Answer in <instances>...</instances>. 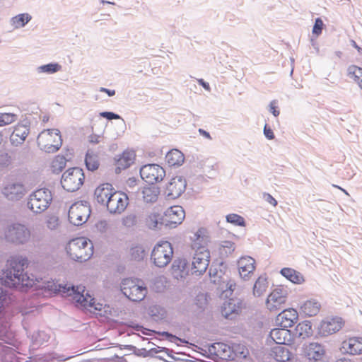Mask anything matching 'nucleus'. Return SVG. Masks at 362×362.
<instances>
[{"instance_id": "1", "label": "nucleus", "mask_w": 362, "mask_h": 362, "mask_svg": "<svg viewBox=\"0 0 362 362\" xmlns=\"http://www.w3.org/2000/svg\"><path fill=\"white\" fill-rule=\"evenodd\" d=\"M90 242V240H88ZM93 245L83 237L74 238L66 246V251L71 259L78 262L88 260L93 255Z\"/></svg>"}, {"instance_id": "2", "label": "nucleus", "mask_w": 362, "mask_h": 362, "mask_svg": "<svg viewBox=\"0 0 362 362\" xmlns=\"http://www.w3.org/2000/svg\"><path fill=\"white\" fill-rule=\"evenodd\" d=\"M52 201V195L49 189H38L30 194L27 206L33 212L40 214L49 206Z\"/></svg>"}, {"instance_id": "3", "label": "nucleus", "mask_w": 362, "mask_h": 362, "mask_svg": "<svg viewBox=\"0 0 362 362\" xmlns=\"http://www.w3.org/2000/svg\"><path fill=\"white\" fill-rule=\"evenodd\" d=\"M4 235L7 242L16 245H21L28 243L31 233L25 225L13 223L7 226L4 231Z\"/></svg>"}, {"instance_id": "4", "label": "nucleus", "mask_w": 362, "mask_h": 362, "mask_svg": "<svg viewBox=\"0 0 362 362\" xmlns=\"http://www.w3.org/2000/svg\"><path fill=\"white\" fill-rule=\"evenodd\" d=\"M85 180L84 172L79 167L67 169L62 175L61 184L64 189L74 192L79 189Z\"/></svg>"}, {"instance_id": "5", "label": "nucleus", "mask_w": 362, "mask_h": 362, "mask_svg": "<svg viewBox=\"0 0 362 362\" xmlns=\"http://www.w3.org/2000/svg\"><path fill=\"white\" fill-rule=\"evenodd\" d=\"M173 255L172 244L168 241H161L154 246L151 252V259L156 267L162 268L170 262Z\"/></svg>"}, {"instance_id": "6", "label": "nucleus", "mask_w": 362, "mask_h": 362, "mask_svg": "<svg viewBox=\"0 0 362 362\" xmlns=\"http://www.w3.org/2000/svg\"><path fill=\"white\" fill-rule=\"evenodd\" d=\"M121 291L131 301L140 302L146 297L147 288L133 279H124L122 281Z\"/></svg>"}, {"instance_id": "7", "label": "nucleus", "mask_w": 362, "mask_h": 362, "mask_svg": "<svg viewBox=\"0 0 362 362\" xmlns=\"http://www.w3.org/2000/svg\"><path fill=\"white\" fill-rule=\"evenodd\" d=\"M87 202H81V204H74L69 210V221L74 226H81L85 223L90 214V207Z\"/></svg>"}, {"instance_id": "8", "label": "nucleus", "mask_w": 362, "mask_h": 362, "mask_svg": "<svg viewBox=\"0 0 362 362\" xmlns=\"http://www.w3.org/2000/svg\"><path fill=\"white\" fill-rule=\"evenodd\" d=\"M209 251L204 247H199L193 256L190 268L191 274L196 275L203 274L209 264Z\"/></svg>"}, {"instance_id": "9", "label": "nucleus", "mask_w": 362, "mask_h": 362, "mask_svg": "<svg viewBox=\"0 0 362 362\" xmlns=\"http://www.w3.org/2000/svg\"><path fill=\"white\" fill-rule=\"evenodd\" d=\"M140 175L147 184H155L163 180L165 170L158 164H147L141 168Z\"/></svg>"}, {"instance_id": "10", "label": "nucleus", "mask_w": 362, "mask_h": 362, "mask_svg": "<svg viewBox=\"0 0 362 362\" xmlns=\"http://www.w3.org/2000/svg\"><path fill=\"white\" fill-rule=\"evenodd\" d=\"M27 189L23 182L11 180L2 189V194L9 201L21 200L26 194Z\"/></svg>"}, {"instance_id": "11", "label": "nucleus", "mask_w": 362, "mask_h": 362, "mask_svg": "<svg viewBox=\"0 0 362 362\" xmlns=\"http://www.w3.org/2000/svg\"><path fill=\"white\" fill-rule=\"evenodd\" d=\"M128 205L127 195L121 192H113L106 201L107 209L110 214H121Z\"/></svg>"}, {"instance_id": "12", "label": "nucleus", "mask_w": 362, "mask_h": 362, "mask_svg": "<svg viewBox=\"0 0 362 362\" xmlns=\"http://www.w3.org/2000/svg\"><path fill=\"white\" fill-rule=\"evenodd\" d=\"M165 228H175L182 223L185 217L184 209L180 206H173L163 214Z\"/></svg>"}, {"instance_id": "13", "label": "nucleus", "mask_w": 362, "mask_h": 362, "mask_svg": "<svg viewBox=\"0 0 362 362\" xmlns=\"http://www.w3.org/2000/svg\"><path fill=\"white\" fill-rule=\"evenodd\" d=\"M288 294L287 287L279 286L276 287L268 296L266 300L267 308L270 311L280 310L281 305L284 304Z\"/></svg>"}, {"instance_id": "14", "label": "nucleus", "mask_w": 362, "mask_h": 362, "mask_svg": "<svg viewBox=\"0 0 362 362\" xmlns=\"http://www.w3.org/2000/svg\"><path fill=\"white\" fill-rule=\"evenodd\" d=\"M187 181L182 176H175L168 183L165 194L168 199H175L185 191Z\"/></svg>"}, {"instance_id": "15", "label": "nucleus", "mask_w": 362, "mask_h": 362, "mask_svg": "<svg viewBox=\"0 0 362 362\" xmlns=\"http://www.w3.org/2000/svg\"><path fill=\"white\" fill-rule=\"evenodd\" d=\"M303 352L310 362H328L325 347L321 344L310 343L304 348Z\"/></svg>"}, {"instance_id": "16", "label": "nucleus", "mask_w": 362, "mask_h": 362, "mask_svg": "<svg viewBox=\"0 0 362 362\" xmlns=\"http://www.w3.org/2000/svg\"><path fill=\"white\" fill-rule=\"evenodd\" d=\"M243 309V300L238 298H229L221 306V315L228 320L234 319Z\"/></svg>"}, {"instance_id": "17", "label": "nucleus", "mask_w": 362, "mask_h": 362, "mask_svg": "<svg viewBox=\"0 0 362 362\" xmlns=\"http://www.w3.org/2000/svg\"><path fill=\"white\" fill-rule=\"evenodd\" d=\"M298 319V314L293 308L284 309L276 317V323L281 327L288 329L293 326Z\"/></svg>"}, {"instance_id": "18", "label": "nucleus", "mask_w": 362, "mask_h": 362, "mask_svg": "<svg viewBox=\"0 0 362 362\" xmlns=\"http://www.w3.org/2000/svg\"><path fill=\"white\" fill-rule=\"evenodd\" d=\"M344 325L341 317H335L324 320L319 327V333L322 336H327L340 330Z\"/></svg>"}, {"instance_id": "19", "label": "nucleus", "mask_w": 362, "mask_h": 362, "mask_svg": "<svg viewBox=\"0 0 362 362\" xmlns=\"http://www.w3.org/2000/svg\"><path fill=\"white\" fill-rule=\"evenodd\" d=\"M29 122H25V124H18L13 131L10 141L12 145L18 146L23 144L29 134Z\"/></svg>"}, {"instance_id": "20", "label": "nucleus", "mask_w": 362, "mask_h": 362, "mask_svg": "<svg viewBox=\"0 0 362 362\" xmlns=\"http://www.w3.org/2000/svg\"><path fill=\"white\" fill-rule=\"evenodd\" d=\"M255 260L250 256L243 257L238 262V273L241 278L246 280L249 274L255 269Z\"/></svg>"}, {"instance_id": "21", "label": "nucleus", "mask_w": 362, "mask_h": 362, "mask_svg": "<svg viewBox=\"0 0 362 362\" xmlns=\"http://www.w3.org/2000/svg\"><path fill=\"white\" fill-rule=\"evenodd\" d=\"M83 292L84 289L80 291L79 288L76 292V296H74V300L83 307L93 308L95 310L100 311L102 310V305L100 303L95 305V298L91 297L88 293H86L85 296Z\"/></svg>"}, {"instance_id": "22", "label": "nucleus", "mask_w": 362, "mask_h": 362, "mask_svg": "<svg viewBox=\"0 0 362 362\" xmlns=\"http://www.w3.org/2000/svg\"><path fill=\"white\" fill-rule=\"evenodd\" d=\"M114 190L112 186L110 183H104L98 187L94 192L95 198L98 203L106 204V201L109 197L113 194Z\"/></svg>"}, {"instance_id": "23", "label": "nucleus", "mask_w": 362, "mask_h": 362, "mask_svg": "<svg viewBox=\"0 0 362 362\" xmlns=\"http://www.w3.org/2000/svg\"><path fill=\"white\" fill-rule=\"evenodd\" d=\"M48 134L52 136L54 134L57 136V139H54L53 142L54 144H46L44 145L42 150L48 153H54L57 152L62 145V139L61 136V132L58 129H47Z\"/></svg>"}, {"instance_id": "24", "label": "nucleus", "mask_w": 362, "mask_h": 362, "mask_svg": "<svg viewBox=\"0 0 362 362\" xmlns=\"http://www.w3.org/2000/svg\"><path fill=\"white\" fill-rule=\"evenodd\" d=\"M134 152L124 151L116 160L115 173L119 174L122 170L128 168L134 163Z\"/></svg>"}, {"instance_id": "25", "label": "nucleus", "mask_w": 362, "mask_h": 362, "mask_svg": "<svg viewBox=\"0 0 362 362\" xmlns=\"http://www.w3.org/2000/svg\"><path fill=\"white\" fill-rule=\"evenodd\" d=\"M165 161L170 167H180L185 161V156L180 151L172 149L167 153Z\"/></svg>"}, {"instance_id": "26", "label": "nucleus", "mask_w": 362, "mask_h": 362, "mask_svg": "<svg viewBox=\"0 0 362 362\" xmlns=\"http://www.w3.org/2000/svg\"><path fill=\"white\" fill-rule=\"evenodd\" d=\"M159 194L160 189L155 184H148L142 189L144 201L146 203L156 202Z\"/></svg>"}, {"instance_id": "27", "label": "nucleus", "mask_w": 362, "mask_h": 362, "mask_svg": "<svg viewBox=\"0 0 362 362\" xmlns=\"http://www.w3.org/2000/svg\"><path fill=\"white\" fill-rule=\"evenodd\" d=\"M280 274L295 284H301L305 281L304 276L300 272L290 267L282 268Z\"/></svg>"}, {"instance_id": "28", "label": "nucleus", "mask_w": 362, "mask_h": 362, "mask_svg": "<svg viewBox=\"0 0 362 362\" xmlns=\"http://www.w3.org/2000/svg\"><path fill=\"white\" fill-rule=\"evenodd\" d=\"M293 334L295 337H298L303 339L312 336L313 329L311 322L308 320H305L302 322L298 323L296 327Z\"/></svg>"}, {"instance_id": "29", "label": "nucleus", "mask_w": 362, "mask_h": 362, "mask_svg": "<svg viewBox=\"0 0 362 362\" xmlns=\"http://www.w3.org/2000/svg\"><path fill=\"white\" fill-rule=\"evenodd\" d=\"M146 224L150 229L162 230L165 228V223L163 215L158 213H152L146 218Z\"/></svg>"}, {"instance_id": "30", "label": "nucleus", "mask_w": 362, "mask_h": 362, "mask_svg": "<svg viewBox=\"0 0 362 362\" xmlns=\"http://www.w3.org/2000/svg\"><path fill=\"white\" fill-rule=\"evenodd\" d=\"M174 274L180 273V277H185L189 274V262L185 258H178L174 260L172 264Z\"/></svg>"}, {"instance_id": "31", "label": "nucleus", "mask_w": 362, "mask_h": 362, "mask_svg": "<svg viewBox=\"0 0 362 362\" xmlns=\"http://www.w3.org/2000/svg\"><path fill=\"white\" fill-rule=\"evenodd\" d=\"M290 335V330L281 328H274L269 332V337L277 344H285L287 341V336Z\"/></svg>"}, {"instance_id": "32", "label": "nucleus", "mask_w": 362, "mask_h": 362, "mask_svg": "<svg viewBox=\"0 0 362 362\" xmlns=\"http://www.w3.org/2000/svg\"><path fill=\"white\" fill-rule=\"evenodd\" d=\"M320 307V303L316 300H308L300 306V311L305 315L312 317L319 313Z\"/></svg>"}, {"instance_id": "33", "label": "nucleus", "mask_w": 362, "mask_h": 362, "mask_svg": "<svg viewBox=\"0 0 362 362\" xmlns=\"http://www.w3.org/2000/svg\"><path fill=\"white\" fill-rule=\"evenodd\" d=\"M272 351L274 358L278 362H286L290 359L289 350L281 345L276 344L272 348Z\"/></svg>"}, {"instance_id": "34", "label": "nucleus", "mask_w": 362, "mask_h": 362, "mask_svg": "<svg viewBox=\"0 0 362 362\" xmlns=\"http://www.w3.org/2000/svg\"><path fill=\"white\" fill-rule=\"evenodd\" d=\"M148 314L153 321L159 322L165 317L167 312L159 305H152L148 308Z\"/></svg>"}, {"instance_id": "35", "label": "nucleus", "mask_w": 362, "mask_h": 362, "mask_svg": "<svg viewBox=\"0 0 362 362\" xmlns=\"http://www.w3.org/2000/svg\"><path fill=\"white\" fill-rule=\"evenodd\" d=\"M85 165L88 170L95 171L98 169L100 163L97 154L93 153L90 150H88L85 156Z\"/></svg>"}, {"instance_id": "36", "label": "nucleus", "mask_w": 362, "mask_h": 362, "mask_svg": "<svg viewBox=\"0 0 362 362\" xmlns=\"http://www.w3.org/2000/svg\"><path fill=\"white\" fill-rule=\"evenodd\" d=\"M268 286L267 278L266 275H261L256 280L253 286V294L255 296H260L266 291Z\"/></svg>"}, {"instance_id": "37", "label": "nucleus", "mask_w": 362, "mask_h": 362, "mask_svg": "<svg viewBox=\"0 0 362 362\" xmlns=\"http://www.w3.org/2000/svg\"><path fill=\"white\" fill-rule=\"evenodd\" d=\"M349 353L351 355L362 354V337H351L348 341Z\"/></svg>"}, {"instance_id": "38", "label": "nucleus", "mask_w": 362, "mask_h": 362, "mask_svg": "<svg viewBox=\"0 0 362 362\" xmlns=\"http://www.w3.org/2000/svg\"><path fill=\"white\" fill-rule=\"evenodd\" d=\"M78 288L79 287L77 286L59 284H58L57 294L63 297L71 296L74 299V296H76Z\"/></svg>"}, {"instance_id": "39", "label": "nucleus", "mask_w": 362, "mask_h": 362, "mask_svg": "<svg viewBox=\"0 0 362 362\" xmlns=\"http://www.w3.org/2000/svg\"><path fill=\"white\" fill-rule=\"evenodd\" d=\"M32 19L31 15L28 13H23L16 15L11 18V22L12 25L16 28H20L25 27V25L30 22Z\"/></svg>"}, {"instance_id": "40", "label": "nucleus", "mask_w": 362, "mask_h": 362, "mask_svg": "<svg viewBox=\"0 0 362 362\" xmlns=\"http://www.w3.org/2000/svg\"><path fill=\"white\" fill-rule=\"evenodd\" d=\"M129 255L131 259L141 262L146 255V252L144 247L141 245H135L131 247L129 250Z\"/></svg>"}, {"instance_id": "41", "label": "nucleus", "mask_w": 362, "mask_h": 362, "mask_svg": "<svg viewBox=\"0 0 362 362\" xmlns=\"http://www.w3.org/2000/svg\"><path fill=\"white\" fill-rule=\"evenodd\" d=\"M217 344L218 357L222 359H232L233 351L231 347L223 342H216Z\"/></svg>"}, {"instance_id": "42", "label": "nucleus", "mask_w": 362, "mask_h": 362, "mask_svg": "<svg viewBox=\"0 0 362 362\" xmlns=\"http://www.w3.org/2000/svg\"><path fill=\"white\" fill-rule=\"evenodd\" d=\"M62 70V66L57 62H50L37 68V73L53 74Z\"/></svg>"}, {"instance_id": "43", "label": "nucleus", "mask_w": 362, "mask_h": 362, "mask_svg": "<svg viewBox=\"0 0 362 362\" xmlns=\"http://www.w3.org/2000/svg\"><path fill=\"white\" fill-rule=\"evenodd\" d=\"M66 159L64 156H58L52 163V170L54 174H59L66 167Z\"/></svg>"}, {"instance_id": "44", "label": "nucleus", "mask_w": 362, "mask_h": 362, "mask_svg": "<svg viewBox=\"0 0 362 362\" xmlns=\"http://www.w3.org/2000/svg\"><path fill=\"white\" fill-rule=\"evenodd\" d=\"M347 76L356 83L362 76V68L356 65L349 66L347 69Z\"/></svg>"}, {"instance_id": "45", "label": "nucleus", "mask_w": 362, "mask_h": 362, "mask_svg": "<svg viewBox=\"0 0 362 362\" xmlns=\"http://www.w3.org/2000/svg\"><path fill=\"white\" fill-rule=\"evenodd\" d=\"M226 221L236 226H245V218L237 214H230L226 216Z\"/></svg>"}, {"instance_id": "46", "label": "nucleus", "mask_w": 362, "mask_h": 362, "mask_svg": "<svg viewBox=\"0 0 362 362\" xmlns=\"http://www.w3.org/2000/svg\"><path fill=\"white\" fill-rule=\"evenodd\" d=\"M235 249V243L230 240L223 241L221 244V253L228 256L231 255Z\"/></svg>"}, {"instance_id": "47", "label": "nucleus", "mask_w": 362, "mask_h": 362, "mask_svg": "<svg viewBox=\"0 0 362 362\" xmlns=\"http://www.w3.org/2000/svg\"><path fill=\"white\" fill-rule=\"evenodd\" d=\"M17 115L14 113H0V127L11 124L17 119Z\"/></svg>"}, {"instance_id": "48", "label": "nucleus", "mask_w": 362, "mask_h": 362, "mask_svg": "<svg viewBox=\"0 0 362 362\" xmlns=\"http://www.w3.org/2000/svg\"><path fill=\"white\" fill-rule=\"evenodd\" d=\"M324 25V23L321 18L319 17L315 18L312 30L313 35H315L316 37L322 34Z\"/></svg>"}, {"instance_id": "49", "label": "nucleus", "mask_w": 362, "mask_h": 362, "mask_svg": "<svg viewBox=\"0 0 362 362\" xmlns=\"http://www.w3.org/2000/svg\"><path fill=\"white\" fill-rule=\"evenodd\" d=\"M12 163L11 156L6 152L0 151V167L7 168Z\"/></svg>"}, {"instance_id": "50", "label": "nucleus", "mask_w": 362, "mask_h": 362, "mask_svg": "<svg viewBox=\"0 0 362 362\" xmlns=\"http://www.w3.org/2000/svg\"><path fill=\"white\" fill-rule=\"evenodd\" d=\"M137 223V217L135 214H131L122 218V223L126 227H132Z\"/></svg>"}, {"instance_id": "51", "label": "nucleus", "mask_w": 362, "mask_h": 362, "mask_svg": "<svg viewBox=\"0 0 362 362\" xmlns=\"http://www.w3.org/2000/svg\"><path fill=\"white\" fill-rule=\"evenodd\" d=\"M58 284L54 281H47L45 286L42 287L47 291H49L52 294L57 295Z\"/></svg>"}, {"instance_id": "52", "label": "nucleus", "mask_w": 362, "mask_h": 362, "mask_svg": "<svg viewBox=\"0 0 362 362\" xmlns=\"http://www.w3.org/2000/svg\"><path fill=\"white\" fill-rule=\"evenodd\" d=\"M100 116L103 118H105L106 119L110 121L112 119H121V116L115 112L104 111L100 112Z\"/></svg>"}, {"instance_id": "53", "label": "nucleus", "mask_w": 362, "mask_h": 362, "mask_svg": "<svg viewBox=\"0 0 362 362\" xmlns=\"http://www.w3.org/2000/svg\"><path fill=\"white\" fill-rule=\"evenodd\" d=\"M153 332H155V331ZM156 333L160 336L164 337L167 340H168L170 342H175V341H177V339H178V337L168 331H158L156 332Z\"/></svg>"}, {"instance_id": "54", "label": "nucleus", "mask_w": 362, "mask_h": 362, "mask_svg": "<svg viewBox=\"0 0 362 362\" xmlns=\"http://www.w3.org/2000/svg\"><path fill=\"white\" fill-rule=\"evenodd\" d=\"M132 329L135 331L141 332L143 334L148 336L151 335V332H153L148 328H145L143 325L136 322L134 325V327Z\"/></svg>"}, {"instance_id": "55", "label": "nucleus", "mask_w": 362, "mask_h": 362, "mask_svg": "<svg viewBox=\"0 0 362 362\" xmlns=\"http://www.w3.org/2000/svg\"><path fill=\"white\" fill-rule=\"evenodd\" d=\"M263 132H264V135L265 136V137L267 139L272 140V139H274L275 136H274V132L267 124H265V125L264 127Z\"/></svg>"}, {"instance_id": "56", "label": "nucleus", "mask_w": 362, "mask_h": 362, "mask_svg": "<svg viewBox=\"0 0 362 362\" xmlns=\"http://www.w3.org/2000/svg\"><path fill=\"white\" fill-rule=\"evenodd\" d=\"M263 198L267 202L269 203L272 206H275L277 205V201L270 194L264 193Z\"/></svg>"}, {"instance_id": "57", "label": "nucleus", "mask_w": 362, "mask_h": 362, "mask_svg": "<svg viewBox=\"0 0 362 362\" xmlns=\"http://www.w3.org/2000/svg\"><path fill=\"white\" fill-rule=\"evenodd\" d=\"M217 344L215 343L211 344L208 346V352L210 355L218 357Z\"/></svg>"}, {"instance_id": "58", "label": "nucleus", "mask_w": 362, "mask_h": 362, "mask_svg": "<svg viewBox=\"0 0 362 362\" xmlns=\"http://www.w3.org/2000/svg\"><path fill=\"white\" fill-rule=\"evenodd\" d=\"M134 355H136L137 356L144 357V358L149 356L148 350H146L144 348H143V349H137L136 348V349L135 351V354Z\"/></svg>"}, {"instance_id": "59", "label": "nucleus", "mask_w": 362, "mask_h": 362, "mask_svg": "<svg viewBox=\"0 0 362 362\" xmlns=\"http://www.w3.org/2000/svg\"><path fill=\"white\" fill-rule=\"evenodd\" d=\"M57 225L58 218L56 217H52L47 221V226L51 229H54Z\"/></svg>"}, {"instance_id": "60", "label": "nucleus", "mask_w": 362, "mask_h": 362, "mask_svg": "<svg viewBox=\"0 0 362 362\" xmlns=\"http://www.w3.org/2000/svg\"><path fill=\"white\" fill-rule=\"evenodd\" d=\"M269 110L274 117L279 115L280 112L277 110V107L274 105L273 102H271L269 104Z\"/></svg>"}, {"instance_id": "61", "label": "nucleus", "mask_w": 362, "mask_h": 362, "mask_svg": "<svg viewBox=\"0 0 362 362\" xmlns=\"http://www.w3.org/2000/svg\"><path fill=\"white\" fill-rule=\"evenodd\" d=\"M96 227L100 231L103 232L107 228V223L105 221H100L96 224Z\"/></svg>"}, {"instance_id": "62", "label": "nucleus", "mask_w": 362, "mask_h": 362, "mask_svg": "<svg viewBox=\"0 0 362 362\" xmlns=\"http://www.w3.org/2000/svg\"><path fill=\"white\" fill-rule=\"evenodd\" d=\"M235 288V284L232 282L231 281H230L228 284H227V289L226 291H225L226 293V297H227L228 296V291H230V292H233L234 291ZM230 294H232V293H230Z\"/></svg>"}, {"instance_id": "63", "label": "nucleus", "mask_w": 362, "mask_h": 362, "mask_svg": "<svg viewBox=\"0 0 362 362\" xmlns=\"http://www.w3.org/2000/svg\"><path fill=\"white\" fill-rule=\"evenodd\" d=\"M100 91L102 93H105L107 94L108 96L112 97L115 95V90L112 89H108L106 88L101 87L100 88Z\"/></svg>"}, {"instance_id": "64", "label": "nucleus", "mask_w": 362, "mask_h": 362, "mask_svg": "<svg viewBox=\"0 0 362 362\" xmlns=\"http://www.w3.org/2000/svg\"><path fill=\"white\" fill-rule=\"evenodd\" d=\"M198 83L202 86L206 90H210V85L208 82L205 81L203 78L198 79Z\"/></svg>"}]
</instances>
